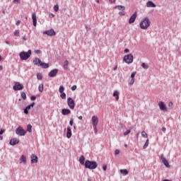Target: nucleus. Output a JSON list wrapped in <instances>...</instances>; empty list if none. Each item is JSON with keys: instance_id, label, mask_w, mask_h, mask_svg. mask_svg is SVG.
Listing matches in <instances>:
<instances>
[{"instance_id": "obj_1", "label": "nucleus", "mask_w": 181, "mask_h": 181, "mask_svg": "<svg viewBox=\"0 0 181 181\" xmlns=\"http://www.w3.org/2000/svg\"><path fill=\"white\" fill-rule=\"evenodd\" d=\"M84 166L86 169H90V170H93V169H97V167L98 166V165L95 161L86 160L85 161Z\"/></svg>"}, {"instance_id": "obj_2", "label": "nucleus", "mask_w": 181, "mask_h": 181, "mask_svg": "<svg viewBox=\"0 0 181 181\" xmlns=\"http://www.w3.org/2000/svg\"><path fill=\"white\" fill-rule=\"evenodd\" d=\"M33 63L35 66L42 67V69H49V64L42 62L39 58H35Z\"/></svg>"}, {"instance_id": "obj_3", "label": "nucleus", "mask_w": 181, "mask_h": 181, "mask_svg": "<svg viewBox=\"0 0 181 181\" xmlns=\"http://www.w3.org/2000/svg\"><path fill=\"white\" fill-rule=\"evenodd\" d=\"M149 26H151V21H149V18L146 17L143 19L142 21L140 22V28L143 30H146Z\"/></svg>"}, {"instance_id": "obj_4", "label": "nucleus", "mask_w": 181, "mask_h": 181, "mask_svg": "<svg viewBox=\"0 0 181 181\" xmlns=\"http://www.w3.org/2000/svg\"><path fill=\"white\" fill-rule=\"evenodd\" d=\"M30 56H32V50L30 49H29L27 52L23 51L19 54V57L21 60H28V59H29Z\"/></svg>"}, {"instance_id": "obj_5", "label": "nucleus", "mask_w": 181, "mask_h": 181, "mask_svg": "<svg viewBox=\"0 0 181 181\" xmlns=\"http://www.w3.org/2000/svg\"><path fill=\"white\" fill-rule=\"evenodd\" d=\"M123 61H124V62L127 64H131V63L134 62V55H132V54H129L124 56L123 58Z\"/></svg>"}, {"instance_id": "obj_6", "label": "nucleus", "mask_w": 181, "mask_h": 181, "mask_svg": "<svg viewBox=\"0 0 181 181\" xmlns=\"http://www.w3.org/2000/svg\"><path fill=\"white\" fill-rule=\"evenodd\" d=\"M16 134L17 135H19L20 136H25V135H26V132L25 131V129H23V127L19 126L16 129Z\"/></svg>"}, {"instance_id": "obj_7", "label": "nucleus", "mask_w": 181, "mask_h": 181, "mask_svg": "<svg viewBox=\"0 0 181 181\" xmlns=\"http://www.w3.org/2000/svg\"><path fill=\"white\" fill-rule=\"evenodd\" d=\"M13 90H14V91H21V90H23V84H21L19 82H15V84L13 86Z\"/></svg>"}, {"instance_id": "obj_8", "label": "nucleus", "mask_w": 181, "mask_h": 181, "mask_svg": "<svg viewBox=\"0 0 181 181\" xmlns=\"http://www.w3.org/2000/svg\"><path fill=\"white\" fill-rule=\"evenodd\" d=\"M67 104L70 110H73L76 107V103H74V100H73V98H68Z\"/></svg>"}, {"instance_id": "obj_9", "label": "nucleus", "mask_w": 181, "mask_h": 181, "mask_svg": "<svg viewBox=\"0 0 181 181\" xmlns=\"http://www.w3.org/2000/svg\"><path fill=\"white\" fill-rule=\"evenodd\" d=\"M160 160L162 161L163 165L165 166V168H170V165H169V162L168 161V160H166L163 154H161L160 156Z\"/></svg>"}, {"instance_id": "obj_10", "label": "nucleus", "mask_w": 181, "mask_h": 181, "mask_svg": "<svg viewBox=\"0 0 181 181\" xmlns=\"http://www.w3.org/2000/svg\"><path fill=\"white\" fill-rule=\"evenodd\" d=\"M43 35H47V36H54L56 35V31L53 29H50L43 32Z\"/></svg>"}, {"instance_id": "obj_11", "label": "nucleus", "mask_w": 181, "mask_h": 181, "mask_svg": "<svg viewBox=\"0 0 181 181\" xmlns=\"http://www.w3.org/2000/svg\"><path fill=\"white\" fill-rule=\"evenodd\" d=\"M158 107L161 111H168V107H166V105H165V103L160 101L158 103Z\"/></svg>"}, {"instance_id": "obj_12", "label": "nucleus", "mask_w": 181, "mask_h": 181, "mask_svg": "<svg viewBox=\"0 0 181 181\" xmlns=\"http://www.w3.org/2000/svg\"><path fill=\"white\" fill-rule=\"evenodd\" d=\"M57 73H59V69H54L49 72L48 76L49 77H56V76H57Z\"/></svg>"}, {"instance_id": "obj_13", "label": "nucleus", "mask_w": 181, "mask_h": 181, "mask_svg": "<svg viewBox=\"0 0 181 181\" xmlns=\"http://www.w3.org/2000/svg\"><path fill=\"white\" fill-rule=\"evenodd\" d=\"M92 124L93 127H97L98 125V117L97 116L92 117Z\"/></svg>"}, {"instance_id": "obj_14", "label": "nucleus", "mask_w": 181, "mask_h": 181, "mask_svg": "<svg viewBox=\"0 0 181 181\" xmlns=\"http://www.w3.org/2000/svg\"><path fill=\"white\" fill-rule=\"evenodd\" d=\"M32 19L33 26H36L37 25V17L36 16V13H33L32 14Z\"/></svg>"}, {"instance_id": "obj_15", "label": "nucleus", "mask_w": 181, "mask_h": 181, "mask_svg": "<svg viewBox=\"0 0 181 181\" xmlns=\"http://www.w3.org/2000/svg\"><path fill=\"white\" fill-rule=\"evenodd\" d=\"M9 144L11 146H15V145H18V144H19V139H12L10 140Z\"/></svg>"}, {"instance_id": "obj_16", "label": "nucleus", "mask_w": 181, "mask_h": 181, "mask_svg": "<svg viewBox=\"0 0 181 181\" xmlns=\"http://www.w3.org/2000/svg\"><path fill=\"white\" fill-rule=\"evenodd\" d=\"M136 12H135L129 18V23L131 25L132 23H134L135 22V19H136Z\"/></svg>"}, {"instance_id": "obj_17", "label": "nucleus", "mask_w": 181, "mask_h": 181, "mask_svg": "<svg viewBox=\"0 0 181 181\" xmlns=\"http://www.w3.org/2000/svg\"><path fill=\"white\" fill-rule=\"evenodd\" d=\"M71 127H67V132H66V138H68V139H70V138H71Z\"/></svg>"}, {"instance_id": "obj_18", "label": "nucleus", "mask_w": 181, "mask_h": 181, "mask_svg": "<svg viewBox=\"0 0 181 181\" xmlns=\"http://www.w3.org/2000/svg\"><path fill=\"white\" fill-rule=\"evenodd\" d=\"M62 115H69V114H71V111L69 109L64 108L62 110Z\"/></svg>"}, {"instance_id": "obj_19", "label": "nucleus", "mask_w": 181, "mask_h": 181, "mask_svg": "<svg viewBox=\"0 0 181 181\" xmlns=\"http://www.w3.org/2000/svg\"><path fill=\"white\" fill-rule=\"evenodd\" d=\"M147 8H156V4L152 2V1H148L146 3Z\"/></svg>"}, {"instance_id": "obj_20", "label": "nucleus", "mask_w": 181, "mask_h": 181, "mask_svg": "<svg viewBox=\"0 0 181 181\" xmlns=\"http://www.w3.org/2000/svg\"><path fill=\"white\" fill-rule=\"evenodd\" d=\"M31 163H37V156L35 154L31 155Z\"/></svg>"}, {"instance_id": "obj_21", "label": "nucleus", "mask_w": 181, "mask_h": 181, "mask_svg": "<svg viewBox=\"0 0 181 181\" xmlns=\"http://www.w3.org/2000/svg\"><path fill=\"white\" fill-rule=\"evenodd\" d=\"M20 163H23V165H26L27 160H26V156L22 155L20 158Z\"/></svg>"}, {"instance_id": "obj_22", "label": "nucleus", "mask_w": 181, "mask_h": 181, "mask_svg": "<svg viewBox=\"0 0 181 181\" xmlns=\"http://www.w3.org/2000/svg\"><path fill=\"white\" fill-rule=\"evenodd\" d=\"M113 97H115L116 101H118L119 100V92H118V90H115L113 93Z\"/></svg>"}, {"instance_id": "obj_23", "label": "nucleus", "mask_w": 181, "mask_h": 181, "mask_svg": "<svg viewBox=\"0 0 181 181\" xmlns=\"http://www.w3.org/2000/svg\"><path fill=\"white\" fill-rule=\"evenodd\" d=\"M86 158H84V156H81L80 158H79V163H81V165H85L86 163Z\"/></svg>"}, {"instance_id": "obj_24", "label": "nucleus", "mask_w": 181, "mask_h": 181, "mask_svg": "<svg viewBox=\"0 0 181 181\" xmlns=\"http://www.w3.org/2000/svg\"><path fill=\"white\" fill-rule=\"evenodd\" d=\"M120 173H122L123 176H127V175H128L129 172H128V170L127 169H123V170H120Z\"/></svg>"}, {"instance_id": "obj_25", "label": "nucleus", "mask_w": 181, "mask_h": 181, "mask_svg": "<svg viewBox=\"0 0 181 181\" xmlns=\"http://www.w3.org/2000/svg\"><path fill=\"white\" fill-rule=\"evenodd\" d=\"M115 9H119V11H125V6H116Z\"/></svg>"}, {"instance_id": "obj_26", "label": "nucleus", "mask_w": 181, "mask_h": 181, "mask_svg": "<svg viewBox=\"0 0 181 181\" xmlns=\"http://www.w3.org/2000/svg\"><path fill=\"white\" fill-rule=\"evenodd\" d=\"M68 68H69V61L66 60L64 63L63 69H64V70H67Z\"/></svg>"}, {"instance_id": "obj_27", "label": "nucleus", "mask_w": 181, "mask_h": 181, "mask_svg": "<svg viewBox=\"0 0 181 181\" xmlns=\"http://www.w3.org/2000/svg\"><path fill=\"white\" fill-rule=\"evenodd\" d=\"M141 67H143V69H144L145 70H148V69H149V66H148V64L145 63L141 64Z\"/></svg>"}, {"instance_id": "obj_28", "label": "nucleus", "mask_w": 181, "mask_h": 181, "mask_svg": "<svg viewBox=\"0 0 181 181\" xmlns=\"http://www.w3.org/2000/svg\"><path fill=\"white\" fill-rule=\"evenodd\" d=\"M149 146V139H147L146 141V143H145V144L144 145V149H146V148H148V146Z\"/></svg>"}, {"instance_id": "obj_29", "label": "nucleus", "mask_w": 181, "mask_h": 181, "mask_svg": "<svg viewBox=\"0 0 181 181\" xmlns=\"http://www.w3.org/2000/svg\"><path fill=\"white\" fill-rule=\"evenodd\" d=\"M59 93L62 94L63 93H64V87L63 86H59Z\"/></svg>"}, {"instance_id": "obj_30", "label": "nucleus", "mask_w": 181, "mask_h": 181, "mask_svg": "<svg viewBox=\"0 0 181 181\" xmlns=\"http://www.w3.org/2000/svg\"><path fill=\"white\" fill-rule=\"evenodd\" d=\"M21 95L23 100H26V93H25V92H21Z\"/></svg>"}, {"instance_id": "obj_31", "label": "nucleus", "mask_w": 181, "mask_h": 181, "mask_svg": "<svg viewBox=\"0 0 181 181\" xmlns=\"http://www.w3.org/2000/svg\"><path fill=\"white\" fill-rule=\"evenodd\" d=\"M40 93H43V84H40L38 87Z\"/></svg>"}, {"instance_id": "obj_32", "label": "nucleus", "mask_w": 181, "mask_h": 181, "mask_svg": "<svg viewBox=\"0 0 181 181\" xmlns=\"http://www.w3.org/2000/svg\"><path fill=\"white\" fill-rule=\"evenodd\" d=\"M27 129H28V132H32V124H28Z\"/></svg>"}, {"instance_id": "obj_33", "label": "nucleus", "mask_w": 181, "mask_h": 181, "mask_svg": "<svg viewBox=\"0 0 181 181\" xmlns=\"http://www.w3.org/2000/svg\"><path fill=\"white\" fill-rule=\"evenodd\" d=\"M141 136H143V138H148V134H146L145 131H143L141 132Z\"/></svg>"}, {"instance_id": "obj_34", "label": "nucleus", "mask_w": 181, "mask_h": 181, "mask_svg": "<svg viewBox=\"0 0 181 181\" xmlns=\"http://www.w3.org/2000/svg\"><path fill=\"white\" fill-rule=\"evenodd\" d=\"M37 80H42V78H43V76H42V74H37Z\"/></svg>"}, {"instance_id": "obj_35", "label": "nucleus", "mask_w": 181, "mask_h": 181, "mask_svg": "<svg viewBox=\"0 0 181 181\" xmlns=\"http://www.w3.org/2000/svg\"><path fill=\"white\" fill-rule=\"evenodd\" d=\"M60 97L62 100H66V94L64 93H61Z\"/></svg>"}, {"instance_id": "obj_36", "label": "nucleus", "mask_w": 181, "mask_h": 181, "mask_svg": "<svg viewBox=\"0 0 181 181\" xmlns=\"http://www.w3.org/2000/svg\"><path fill=\"white\" fill-rule=\"evenodd\" d=\"M129 134H131V129H129V130H127V132H125L124 133V136H127V135H129Z\"/></svg>"}, {"instance_id": "obj_37", "label": "nucleus", "mask_w": 181, "mask_h": 181, "mask_svg": "<svg viewBox=\"0 0 181 181\" xmlns=\"http://www.w3.org/2000/svg\"><path fill=\"white\" fill-rule=\"evenodd\" d=\"M19 30H16L15 31H14V36H16V37H18V36H19Z\"/></svg>"}, {"instance_id": "obj_38", "label": "nucleus", "mask_w": 181, "mask_h": 181, "mask_svg": "<svg viewBox=\"0 0 181 181\" xmlns=\"http://www.w3.org/2000/svg\"><path fill=\"white\" fill-rule=\"evenodd\" d=\"M54 11L55 12H57V11H59V5L57 4L54 6Z\"/></svg>"}, {"instance_id": "obj_39", "label": "nucleus", "mask_w": 181, "mask_h": 181, "mask_svg": "<svg viewBox=\"0 0 181 181\" xmlns=\"http://www.w3.org/2000/svg\"><path fill=\"white\" fill-rule=\"evenodd\" d=\"M135 83V78H132L130 80L129 84L130 86H132Z\"/></svg>"}, {"instance_id": "obj_40", "label": "nucleus", "mask_w": 181, "mask_h": 181, "mask_svg": "<svg viewBox=\"0 0 181 181\" xmlns=\"http://www.w3.org/2000/svg\"><path fill=\"white\" fill-rule=\"evenodd\" d=\"M71 90H72V91H75V90H77V86L74 85L71 86Z\"/></svg>"}, {"instance_id": "obj_41", "label": "nucleus", "mask_w": 181, "mask_h": 181, "mask_svg": "<svg viewBox=\"0 0 181 181\" xmlns=\"http://www.w3.org/2000/svg\"><path fill=\"white\" fill-rule=\"evenodd\" d=\"M136 75V72H133L132 74H131V78H135V76Z\"/></svg>"}, {"instance_id": "obj_42", "label": "nucleus", "mask_w": 181, "mask_h": 181, "mask_svg": "<svg viewBox=\"0 0 181 181\" xmlns=\"http://www.w3.org/2000/svg\"><path fill=\"white\" fill-rule=\"evenodd\" d=\"M119 15H121V16H125V11H119Z\"/></svg>"}, {"instance_id": "obj_43", "label": "nucleus", "mask_w": 181, "mask_h": 181, "mask_svg": "<svg viewBox=\"0 0 181 181\" xmlns=\"http://www.w3.org/2000/svg\"><path fill=\"white\" fill-rule=\"evenodd\" d=\"M30 100H31V101H35V100H36V96L35 95H32L30 97Z\"/></svg>"}, {"instance_id": "obj_44", "label": "nucleus", "mask_w": 181, "mask_h": 181, "mask_svg": "<svg viewBox=\"0 0 181 181\" xmlns=\"http://www.w3.org/2000/svg\"><path fill=\"white\" fill-rule=\"evenodd\" d=\"M24 114H29V110H28L26 107L24 109Z\"/></svg>"}, {"instance_id": "obj_45", "label": "nucleus", "mask_w": 181, "mask_h": 181, "mask_svg": "<svg viewBox=\"0 0 181 181\" xmlns=\"http://www.w3.org/2000/svg\"><path fill=\"white\" fill-rule=\"evenodd\" d=\"M35 53L36 54H40V53H42V52L40 50H39V49H37V50H35Z\"/></svg>"}, {"instance_id": "obj_46", "label": "nucleus", "mask_w": 181, "mask_h": 181, "mask_svg": "<svg viewBox=\"0 0 181 181\" xmlns=\"http://www.w3.org/2000/svg\"><path fill=\"white\" fill-rule=\"evenodd\" d=\"M74 119H71L70 121H69V125H71V127H73V122H74Z\"/></svg>"}, {"instance_id": "obj_47", "label": "nucleus", "mask_w": 181, "mask_h": 181, "mask_svg": "<svg viewBox=\"0 0 181 181\" xmlns=\"http://www.w3.org/2000/svg\"><path fill=\"white\" fill-rule=\"evenodd\" d=\"M13 4H21V0H13Z\"/></svg>"}, {"instance_id": "obj_48", "label": "nucleus", "mask_w": 181, "mask_h": 181, "mask_svg": "<svg viewBox=\"0 0 181 181\" xmlns=\"http://www.w3.org/2000/svg\"><path fill=\"white\" fill-rule=\"evenodd\" d=\"M115 155H119V150L118 149L115 150Z\"/></svg>"}, {"instance_id": "obj_49", "label": "nucleus", "mask_w": 181, "mask_h": 181, "mask_svg": "<svg viewBox=\"0 0 181 181\" xmlns=\"http://www.w3.org/2000/svg\"><path fill=\"white\" fill-rule=\"evenodd\" d=\"M93 131L95 134H97V126H93Z\"/></svg>"}, {"instance_id": "obj_50", "label": "nucleus", "mask_w": 181, "mask_h": 181, "mask_svg": "<svg viewBox=\"0 0 181 181\" xmlns=\"http://www.w3.org/2000/svg\"><path fill=\"white\" fill-rule=\"evenodd\" d=\"M4 132H5V129H1L0 130V135H2V134H4Z\"/></svg>"}, {"instance_id": "obj_51", "label": "nucleus", "mask_w": 181, "mask_h": 181, "mask_svg": "<svg viewBox=\"0 0 181 181\" xmlns=\"http://www.w3.org/2000/svg\"><path fill=\"white\" fill-rule=\"evenodd\" d=\"M16 25L17 26H19V25H21V21L20 20H18L17 22L16 23Z\"/></svg>"}, {"instance_id": "obj_52", "label": "nucleus", "mask_w": 181, "mask_h": 181, "mask_svg": "<svg viewBox=\"0 0 181 181\" xmlns=\"http://www.w3.org/2000/svg\"><path fill=\"white\" fill-rule=\"evenodd\" d=\"M173 103L169 102L168 107H173Z\"/></svg>"}, {"instance_id": "obj_53", "label": "nucleus", "mask_w": 181, "mask_h": 181, "mask_svg": "<svg viewBox=\"0 0 181 181\" xmlns=\"http://www.w3.org/2000/svg\"><path fill=\"white\" fill-rule=\"evenodd\" d=\"M35 102H33V103H31L30 105V106L31 107V108H33L34 107H35Z\"/></svg>"}, {"instance_id": "obj_54", "label": "nucleus", "mask_w": 181, "mask_h": 181, "mask_svg": "<svg viewBox=\"0 0 181 181\" xmlns=\"http://www.w3.org/2000/svg\"><path fill=\"white\" fill-rule=\"evenodd\" d=\"M103 169L105 172L107 170V165H103Z\"/></svg>"}, {"instance_id": "obj_55", "label": "nucleus", "mask_w": 181, "mask_h": 181, "mask_svg": "<svg viewBox=\"0 0 181 181\" xmlns=\"http://www.w3.org/2000/svg\"><path fill=\"white\" fill-rule=\"evenodd\" d=\"M92 35H93V36H97V31H93Z\"/></svg>"}, {"instance_id": "obj_56", "label": "nucleus", "mask_w": 181, "mask_h": 181, "mask_svg": "<svg viewBox=\"0 0 181 181\" xmlns=\"http://www.w3.org/2000/svg\"><path fill=\"white\" fill-rule=\"evenodd\" d=\"M23 40H28V37H26V35H24V36L23 37Z\"/></svg>"}, {"instance_id": "obj_57", "label": "nucleus", "mask_w": 181, "mask_h": 181, "mask_svg": "<svg viewBox=\"0 0 181 181\" xmlns=\"http://www.w3.org/2000/svg\"><path fill=\"white\" fill-rule=\"evenodd\" d=\"M124 53H129V49H124Z\"/></svg>"}, {"instance_id": "obj_58", "label": "nucleus", "mask_w": 181, "mask_h": 181, "mask_svg": "<svg viewBox=\"0 0 181 181\" xmlns=\"http://www.w3.org/2000/svg\"><path fill=\"white\" fill-rule=\"evenodd\" d=\"M86 30L87 32H88V30H91V28L86 26Z\"/></svg>"}, {"instance_id": "obj_59", "label": "nucleus", "mask_w": 181, "mask_h": 181, "mask_svg": "<svg viewBox=\"0 0 181 181\" xmlns=\"http://www.w3.org/2000/svg\"><path fill=\"white\" fill-rule=\"evenodd\" d=\"M25 108L29 110H30V108H32V107H31V106H30V105H28Z\"/></svg>"}, {"instance_id": "obj_60", "label": "nucleus", "mask_w": 181, "mask_h": 181, "mask_svg": "<svg viewBox=\"0 0 181 181\" xmlns=\"http://www.w3.org/2000/svg\"><path fill=\"white\" fill-rule=\"evenodd\" d=\"M162 131L163 132H166V127H162Z\"/></svg>"}, {"instance_id": "obj_61", "label": "nucleus", "mask_w": 181, "mask_h": 181, "mask_svg": "<svg viewBox=\"0 0 181 181\" xmlns=\"http://www.w3.org/2000/svg\"><path fill=\"white\" fill-rule=\"evenodd\" d=\"M109 1H110V2H112V3H113V4H115V2H116L117 0H109Z\"/></svg>"}, {"instance_id": "obj_62", "label": "nucleus", "mask_w": 181, "mask_h": 181, "mask_svg": "<svg viewBox=\"0 0 181 181\" xmlns=\"http://www.w3.org/2000/svg\"><path fill=\"white\" fill-rule=\"evenodd\" d=\"M117 69H118V66H115L113 69V70L115 71V70H117Z\"/></svg>"}, {"instance_id": "obj_63", "label": "nucleus", "mask_w": 181, "mask_h": 181, "mask_svg": "<svg viewBox=\"0 0 181 181\" xmlns=\"http://www.w3.org/2000/svg\"><path fill=\"white\" fill-rule=\"evenodd\" d=\"M4 69V66H2V65L0 66V71L1 70H3Z\"/></svg>"}, {"instance_id": "obj_64", "label": "nucleus", "mask_w": 181, "mask_h": 181, "mask_svg": "<svg viewBox=\"0 0 181 181\" xmlns=\"http://www.w3.org/2000/svg\"><path fill=\"white\" fill-rule=\"evenodd\" d=\"M78 118V119H83V116H79Z\"/></svg>"}]
</instances>
